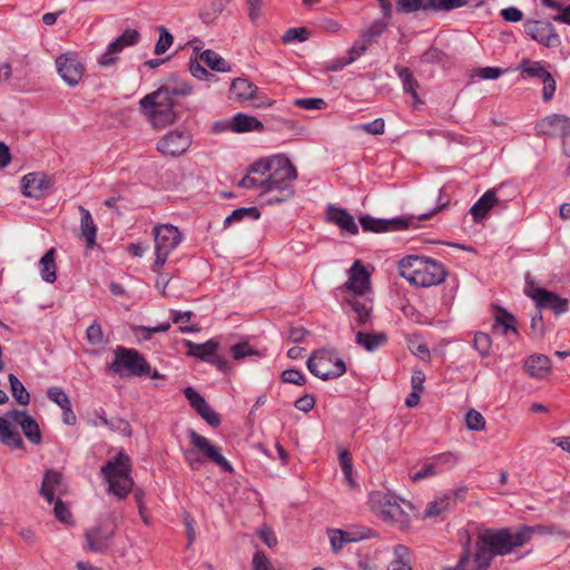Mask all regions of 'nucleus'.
Returning <instances> with one entry per match:
<instances>
[{
  "label": "nucleus",
  "instance_id": "1",
  "mask_svg": "<svg viewBox=\"0 0 570 570\" xmlns=\"http://www.w3.org/2000/svg\"><path fill=\"white\" fill-rule=\"evenodd\" d=\"M534 528L522 525L517 531L511 528H487L478 533L474 561L476 570H487L492 560L499 556L512 553L517 548L529 542Z\"/></svg>",
  "mask_w": 570,
  "mask_h": 570
},
{
  "label": "nucleus",
  "instance_id": "2",
  "mask_svg": "<svg viewBox=\"0 0 570 570\" xmlns=\"http://www.w3.org/2000/svg\"><path fill=\"white\" fill-rule=\"evenodd\" d=\"M297 178L296 168L284 155H276L272 157V166L269 175L266 178H256L246 175L240 181L239 186L244 188H262L264 194L276 193L269 197L268 204H279L291 199L295 189L293 181Z\"/></svg>",
  "mask_w": 570,
  "mask_h": 570
},
{
  "label": "nucleus",
  "instance_id": "3",
  "mask_svg": "<svg viewBox=\"0 0 570 570\" xmlns=\"http://www.w3.org/2000/svg\"><path fill=\"white\" fill-rule=\"evenodd\" d=\"M10 421L21 426L23 435L30 443H41L42 435L38 422L26 411L17 409L8 411L4 416H0V443L13 450L23 448V440L20 433L10 426Z\"/></svg>",
  "mask_w": 570,
  "mask_h": 570
},
{
  "label": "nucleus",
  "instance_id": "4",
  "mask_svg": "<svg viewBox=\"0 0 570 570\" xmlns=\"http://www.w3.org/2000/svg\"><path fill=\"white\" fill-rule=\"evenodd\" d=\"M130 472L131 460L124 451H119L100 468L101 475L108 482L109 492L119 499H125L134 487Z\"/></svg>",
  "mask_w": 570,
  "mask_h": 570
},
{
  "label": "nucleus",
  "instance_id": "5",
  "mask_svg": "<svg viewBox=\"0 0 570 570\" xmlns=\"http://www.w3.org/2000/svg\"><path fill=\"white\" fill-rule=\"evenodd\" d=\"M108 370L119 376H144L149 373V363L141 353L134 348L118 346L115 351V358Z\"/></svg>",
  "mask_w": 570,
  "mask_h": 570
},
{
  "label": "nucleus",
  "instance_id": "6",
  "mask_svg": "<svg viewBox=\"0 0 570 570\" xmlns=\"http://www.w3.org/2000/svg\"><path fill=\"white\" fill-rule=\"evenodd\" d=\"M153 234L156 255L153 271L159 273L167 262L169 254L180 244L183 236L179 229L170 224L156 226Z\"/></svg>",
  "mask_w": 570,
  "mask_h": 570
},
{
  "label": "nucleus",
  "instance_id": "7",
  "mask_svg": "<svg viewBox=\"0 0 570 570\" xmlns=\"http://www.w3.org/2000/svg\"><path fill=\"white\" fill-rule=\"evenodd\" d=\"M306 365L313 375L324 381L340 377L346 372L345 362L326 350L315 351L307 360Z\"/></svg>",
  "mask_w": 570,
  "mask_h": 570
},
{
  "label": "nucleus",
  "instance_id": "8",
  "mask_svg": "<svg viewBox=\"0 0 570 570\" xmlns=\"http://www.w3.org/2000/svg\"><path fill=\"white\" fill-rule=\"evenodd\" d=\"M144 101L145 97L140 99L139 107L154 127L163 128L176 120L173 99L161 96L151 98L150 104H144Z\"/></svg>",
  "mask_w": 570,
  "mask_h": 570
},
{
  "label": "nucleus",
  "instance_id": "9",
  "mask_svg": "<svg viewBox=\"0 0 570 570\" xmlns=\"http://www.w3.org/2000/svg\"><path fill=\"white\" fill-rule=\"evenodd\" d=\"M185 346L188 348L186 352L187 356H193L199 358L203 362L214 365L223 373H228L230 371V365L228 361L217 353L219 348V342L212 338L205 343L198 344L193 341L185 340Z\"/></svg>",
  "mask_w": 570,
  "mask_h": 570
},
{
  "label": "nucleus",
  "instance_id": "10",
  "mask_svg": "<svg viewBox=\"0 0 570 570\" xmlns=\"http://www.w3.org/2000/svg\"><path fill=\"white\" fill-rule=\"evenodd\" d=\"M116 531L114 517L100 520L95 527L85 532V549L90 552H104L109 548L110 540Z\"/></svg>",
  "mask_w": 570,
  "mask_h": 570
},
{
  "label": "nucleus",
  "instance_id": "11",
  "mask_svg": "<svg viewBox=\"0 0 570 570\" xmlns=\"http://www.w3.org/2000/svg\"><path fill=\"white\" fill-rule=\"evenodd\" d=\"M524 32L538 43L547 48H557L561 40L553 24L549 21L527 20Z\"/></svg>",
  "mask_w": 570,
  "mask_h": 570
},
{
  "label": "nucleus",
  "instance_id": "12",
  "mask_svg": "<svg viewBox=\"0 0 570 570\" xmlns=\"http://www.w3.org/2000/svg\"><path fill=\"white\" fill-rule=\"evenodd\" d=\"M191 142V135L188 131L171 130L158 140L157 150L163 155L177 157L185 154Z\"/></svg>",
  "mask_w": 570,
  "mask_h": 570
},
{
  "label": "nucleus",
  "instance_id": "13",
  "mask_svg": "<svg viewBox=\"0 0 570 570\" xmlns=\"http://www.w3.org/2000/svg\"><path fill=\"white\" fill-rule=\"evenodd\" d=\"M57 71L70 87L79 85L83 77L85 67L76 53H63L56 59Z\"/></svg>",
  "mask_w": 570,
  "mask_h": 570
},
{
  "label": "nucleus",
  "instance_id": "14",
  "mask_svg": "<svg viewBox=\"0 0 570 570\" xmlns=\"http://www.w3.org/2000/svg\"><path fill=\"white\" fill-rule=\"evenodd\" d=\"M371 502L373 509H375L383 520L395 523H402L404 521V511L396 499L391 494L381 492L373 493L371 495Z\"/></svg>",
  "mask_w": 570,
  "mask_h": 570
},
{
  "label": "nucleus",
  "instance_id": "15",
  "mask_svg": "<svg viewBox=\"0 0 570 570\" xmlns=\"http://www.w3.org/2000/svg\"><path fill=\"white\" fill-rule=\"evenodd\" d=\"M139 39L140 33L136 29H126L108 46L107 50L99 57V65L104 67L114 65L118 60L116 55L122 51L124 48L136 45Z\"/></svg>",
  "mask_w": 570,
  "mask_h": 570
},
{
  "label": "nucleus",
  "instance_id": "16",
  "mask_svg": "<svg viewBox=\"0 0 570 570\" xmlns=\"http://www.w3.org/2000/svg\"><path fill=\"white\" fill-rule=\"evenodd\" d=\"M191 444L199 450L209 461L217 464L224 472H232V464L222 455L219 449L213 445L209 440L195 430L188 431Z\"/></svg>",
  "mask_w": 570,
  "mask_h": 570
},
{
  "label": "nucleus",
  "instance_id": "17",
  "mask_svg": "<svg viewBox=\"0 0 570 570\" xmlns=\"http://www.w3.org/2000/svg\"><path fill=\"white\" fill-rule=\"evenodd\" d=\"M446 275L448 272L444 265L431 258L422 272L417 273V275L413 277V282L411 284L417 287H430L444 282Z\"/></svg>",
  "mask_w": 570,
  "mask_h": 570
},
{
  "label": "nucleus",
  "instance_id": "18",
  "mask_svg": "<svg viewBox=\"0 0 570 570\" xmlns=\"http://www.w3.org/2000/svg\"><path fill=\"white\" fill-rule=\"evenodd\" d=\"M50 186L49 178L41 173H29L21 179V191L28 198H41Z\"/></svg>",
  "mask_w": 570,
  "mask_h": 570
},
{
  "label": "nucleus",
  "instance_id": "19",
  "mask_svg": "<svg viewBox=\"0 0 570 570\" xmlns=\"http://www.w3.org/2000/svg\"><path fill=\"white\" fill-rule=\"evenodd\" d=\"M191 92V87L183 79L176 76H171L167 81L158 88L156 91L146 95L144 104H150L151 98L166 97L173 99L174 96H188Z\"/></svg>",
  "mask_w": 570,
  "mask_h": 570
},
{
  "label": "nucleus",
  "instance_id": "20",
  "mask_svg": "<svg viewBox=\"0 0 570 570\" xmlns=\"http://www.w3.org/2000/svg\"><path fill=\"white\" fill-rule=\"evenodd\" d=\"M326 218L330 223L337 225L343 233L358 234V226L354 217L345 208L330 204L326 208Z\"/></svg>",
  "mask_w": 570,
  "mask_h": 570
},
{
  "label": "nucleus",
  "instance_id": "21",
  "mask_svg": "<svg viewBox=\"0 0 570 570\" xmlns=\"http://www.w3.org/2000/svg\"><path fill=\"white\" fill-rule=\"evenodd\" d=\"M532 298L535 301L537 306L541 308H550L556 314L564 313L568 309L569 302L561 298L557 294L549 292L544 288H535L532 292Z\"/></svg>",
  "mask_w": 570,
  "mask_h": 570
},
{
  "label": "nucleus",
  "instance_id": "22",
  "mask_svg": "<svg viewBox=\"0 0 570 570\" xmlns=\"http://www.w3.org/2000/svg\"><path fill=\"white\" fill-rule=\"evenodd\" d=\"M350 277L345 283L347 291L353 292L354 295H363L370 287V274L366 268L356 261L348 271Z\"/></svg>",
  "mask_w": 570,
  "mask_h": 570
},
{
  "label": "nucleus",
  "instance_id": "23",
  "mask_svg": "<svg viewBox=\"0 0 570 570\" xmlns=\"http://www.w3.org/2000/svg\"><path fill=\"white\" fill-rule=\"evenodd\" d=\"M495 205L505 207V203L501 202L497 196V189L487 190L470 208V213L475 223L482 222L491 208Z\"/></svg>",
  "mask_w": 570,
  "mask_h": 570
},
{
  "label": "nucleus",
  "instance_id": "24",
  "mask_svg": "<svg viewBox=\"0 0 570 570\" xmlns=\"http://www.w3.org/2000/svg\"><path fill=\"white\" fill-rule=\"evenodd\" d=\"M327 534L331 542V548L334 553L341 552L343 547L347 543L358 542L368 538V534L361 531H345L342 529H328Z\"/></svg>",
  "mask_w": 570,
  "mask_h": 570
},
{
  "label": "nucleus",
  "instance_id": "25",
  "mask_svg": "<svg viewBox=\"0 0 570 570\" xmlns=\"http://www.w3.org/2000/svg\"><path fill=\"white\" fill-rule=\"evenodd\" d=\"M431 261L429 257L410 255L399 261V274L410 283L413 277L421 273L425 265Z\"/></svg>",
  "mask_w": 570,
  "mask_h": 570
},
{
  "label": "nucleus",
  "instance_id": "26",
  "mask_svg": "<svg viewBox=\"0 0 570 570\" xmlns=\"http://www.w3.org/2000/svg\"><path fill=\"white\" fill-rule=\"evenodd\" d=\"M394 70L402 82V88L405 94L411 95L413 98V106L422 104L417 89L420 88V83L417 79L414 77L412 70L407 67L395 66Z\"/></svg>",
  "mask_w": 570,
  "mask_h": 570
},
{
  "label": "nucleus",
  "instance_id": "27",
  "mask_svg": "<svg viewBox=\"0 0 570 570\" xmlns=\"http://www.w3.org/2000/svg\"><path fill=\"white\" fill-rule=\"evenodd\" d=\"M542 132L550 136H570V118L563 115H550L542 121Z\"/></svg>",
  "mask_w": 570,
  "mask_h": 570
},
{
  "label": "nucleus",
  "instance_id": "28",
  "mask_svg": "<svg viewBox=\"0 0 570 570\" xmlns=\"http://www.w3.org/2000/svg\"><path fill=\"white\" fill-rule=\"evenodd\" d=\"M233 132H248V131H263L264 125L254 116H249L243 112L236 114L230 119Z\"/></svg>",
  "mask_w": 570,
  "mask_h": 570
},
{
  "label": "nucleus",
  "instance_id": "29",
  "mask_svg": "<svg viewBox=\"0 0 570 570\" xmlns=\"http://www.w3.org/2000/svg\"><path fill=\"white\" fill-rule=\"evenodd\" d=\"M61 484L62 474L56 470H47L42 479L40 494L48 503H52L55 500V493Z\"/></svg>",
  "mask_w": 570,
  "mask_h": 570
},
{
  "label": "nucleus",
  "instance_id": "30",
  "mask_svg": "<svg viewBox=\"0 0 570 570\" xmlns=\"http://www.w3.org/2000/svg\"><path fill=\"white\" fill-rule=\"evenodd\" d=\"M550 366V360L542 354L531 355L524 363L525 372L537 379H543L549 373Z\"/></svg>",
  "mask_w": 570,
  "mask_h": 570
},
{
  "label": "nucleus",
  "instance_id": "31",
  "mask_svg": "<svg viewBox=\"0 0 570 570\" xmlns=\"http://www.w3.org/2000/svg\"><path fill=\"white\" fill-rule=\"evenodd\" d=\"M493 307L495 311L493 330L500 328L502 334H507L509 331L518 334L517 318L514 315L499 305H494Z\"/></svg>",
  "mask_w": 570,
  "mask_h": 570
},
{
  "label": "nucleus",
  "instance_id": "32",
  "mask_svg": "<svg viewBox=\"0 0 570 570\" xmlns=\"http://www.w3.org/2000/svg\"><path fill=\"white\" fill-rule=\"evenodd\" d=\"M230 91L239 101H246L256 97L258 87L246 78H235Z\"/></svg>",
  "mask_w": 570,
  "mask_h": 570
},
{
  "label": "nucleus",
  "instance_id": "33",
  "mask_svg": "<svg viewBox=\"0 0 570 570\" xmlns=\"http://www.w3.org/2000/svg\"><path fill=\"white\" fill-rule=\"evenodd\" d=\"M355 342L367 352H374L387 342V335L384 332L368 333L360 331L356 333Z\"/></svg>",
  "mask_w": 570,
  "mask_h": 570
},
{
  "label": "nucleus",
  "instance_id": "34",
  "mask_svg": "<svg viewBox=\"0 0 570 570\" xmlns=\"http://www.w3.org/2000/svg\"><path fill=\"white\" fill-rule=\"evenodd\" d=\"M345 303L356 315V323L364 326L372 321V306L360 299L357 296L345 298Z\"/></svg>",
  "mask_w": 570,
  "mask_h": 570
},
{
  "label": "nucleus",
  "instance_id": "35",
  "mask_svg": "<svg viewBox=\"0 0 570 570\" xmlns=\"http://www.w3.org/2000/svg\"><path fill=\"white\" fill-rule=\"evenodd\" d=\"M79 212L81 214L80 220V229L81 235L86 239L87 246L91 247L96 244L97 237V226L92 219V216L88 209L83 206H79Z\"/></svg>",
  "mask_w": 570,
  "mask_h": 570
},
{
  "label": "nucleus",
  "instance_id": "36",
  "mask_svg": "<svg viewBox=\"0 0 570 570\" xmlns=\"http://www.w3.org/2000/svg\"><path fill=\"white\" fill-rule=\"evenodd\" d=\"M55 256L56 249L52 247L45 253L39 262L41 278L47 283H53L57 279Z\"/></svg>",
  "mask_w": 570,
  "mask_h": 570
},
{
  "label": "nucleus",
  "instance_id": "37",
  "mask_svg": "<svg viewBox=\"0 0 570 570\" xmlns=\"http://www.w3.org/2000/svg\"><path fill=\"white\" fill-rule=\"evenodd\" d=\"M523 78H538L541 81L551 75L540 61H531L530 59H522L519 68Z\"/></svg>",
  "mask_w": 570,
  "mask_h": 570
},
{
  "label": "nucleus",
  "instance_id": "38",
  "mask_svg": "<svg viewBox=\"0 0 570 570\" xmlns=\"http://www.w3.org/2000/svg\"><path fill=\"white\" fill-rule=\"evenodd\" d=\"M387 570H412L411 553L407 547L403 544L394 547V560L390 562Z\"/></svg>",
  "mask_w": 570,
  "mask_h": 570
},
{
  "label": "nucleus",
  "instance_id": "39",
  "mask_svg": "<svg viewBox=\"0 0 570 570\" xmlns=\"http://www.w3.org/2000/svg\"><path fill=\"white\" fill-rule=\"evenodd\" d=\"M199 59L214 71H218V72L230 71L229 63L214 50L208 49V50L203 51L199 55Z\"/></svg>",
  "mask_w": 570,
  "mask_h": 570
},
{
  "label": "nucleus",
  "instance_id": "40",
  "mask_svg": "<svg viewBox=\"0 0 570 570\" xmlns=\"http://www.w3.org/2000/svg\"><path fill=\"white\" fill-rule=\"evenodd\" d=\"M8 380L12 397L17 401L18 404L28 405L30 402V394L21 381L14 374H9Z\"/></svg>",
  "mask_w": 570,
  "mask_h": 570
},
{
  "label": "nucleus",
  "instance_id": "41",
  "mask_svg": "<svg viewBox=\"0 0 570 570\" xmlns=\"http://www.w3.org/2000/svg\"><path fill=\"white\" fill-rule=\"evenodd\" d=\"M261 217V212L257 207H240L234 209L233 213L226 217L224 225L229 226L234 222H242L245 218L257 220Z\"/></svg>",
  "mask_w": 570,
  "mask_h": 570
},
{
  "label": "nucleus",
  "instance_id": "42",
  "mask_svg": "<svg viewBox=\"0 0 570 570\" xmlns=\"http://www.w3.org/2000/svg\"><path fill=\"white\" fill-rule=\"evenodd\" d=\"M387 26V19H376L370 24V27L366 30L362 32L360 38L366 40V43L370 46L375 38L380 37L384 32Z\"/></svg>",
  "mask_w": 570,
  "mask_h": 570
},
{
  "label": "nucleus",
  "instance_id": "43",
  "mask_svg": "<svg viewBox=\"0 0 570 570\" xmlns=\"http://www.w3.org/2000/svg\"><path fill=\"white\" fill-rule=\"evenodd\" d=\"M540 2L543 7L558 12V14L553 17L554 21L570 24V4L563 8L562 4L556 0H540Z\"/></svg>",
  "mask_w": 570,
  "mask_h": 570
},
{
  "label": "nucleus",
  "instance_id": "44",
  "mask_svg": "<svg viewBox=\"0 0 570 570\" xmlns=\"http://www.w3.org/2000/svg\"><path fill=\"white\" fill-rule=\"evenodd\" d=\"M450 505V495L444 494L443 497L430 502L424 510V518H434L440 515L443 511H446Z\"/></svg>",
  "mask_w": 570,
  "mask_h": 570
},
{
  "label": "nucleus",
  "instance_id": "45",
  "mask_svg": "<svg viewBox=\"0 0 570 570\" xmlns=\"http://www.w3.org/2000/svg\"><path fill=\"white\" fill-rule=\"evenodd\" d=\"M157 30L159 31V38L155 45L154 53L160 56L171 47L174 37L164 26H159Z\"/></svg>",
  "mask_w": 570,
  "mask_h": 570
},
{
  "label": "nucleus",
  "instance_id": "46",
  "mask_svg": "<svg viewBox=\"0 0 570 570\" xmlns=\"http://www.w3.org/2000/svg\"><path fill=\"white\" fill-rule=\"evenodd\" d=\"M360 224L364 232L371 233H384L386 232L385 223L383 218H374L370 215H363L360 217Z\"/></svg>",
  "mask_w": 570,
  "mask_h": 570
},
{
  "label": "nucleus",
  "instance_id": "47",
  "mask_svg": "<svg viewBox=\"0 0 570 570\" xmlns=\"http://www.w3.org/2000/svg\"><path fill=\"white\" fill-rule=\"evenodd\" d=\"M271 166L272 157L258 159L249 167L247 175L256 178H266L269 175Z\"/></svg>",
  "mask_w": 570,
  "mask_h": 570
},
{
  "label": "nucleus",
  "instance_id": "48",
  "mask_svg": "<svg viewBox=\"0 0 570 570\" xmlns=\"http://www.w3.org/2000/svg\"><path fill=\"white\" fill-rule=\"evenodd\" d=\"M425 0H397L395 9L400 13H412L419 10L426 11Z\"/></svg>",
  "mask_w": 570,
  "mask_h": 570
},
{
  "label": "nucleus",
  "instance_id": "49",
  "mask_svg": "<svg viewBox=\"0 0 570 570\" xmlns=\"http://www.w3.org/2000/svg\"><path fill=\"white\" fill-rule=\"evenodd\" d=\"M338 460H340V464H341V468H342V471H343V474H344V478L345 480L354 485L355 482L353 480V464H352V455L351 453L343 449L340 451V455H338Z\"/></svg>",
  "mask_w": 570,
  "mask_h": 570
},
{
  "label": "nucleus",
  "instance_id": "50",
  "mask_svg": "<svg viewBox=\"0 0 570 570\" xmlns=\"http://www.w3.org/2000/svg\"><path fill=\"white\" fill-rule=\"evenodd\" d=\"M465 424L471 431H482L485 428V419L479 411L471 409L465 414Z\"/></svg>",
  "mask_w": 570,
  "mask_h": 570
},
{
  "label": "nucleus",
  "instance_id": "51",
  "mask_svg": "<svg viewBox=\"0 0 570 570\" xmlns=\"http://www.w3.org/2000/svg\"><path fill=\"white\" fill-rule=\"evenodd\" d=\"M309 37V31L305 27L301 28H289L286 30V32L283 35L282 40L284 43H291L294 41H306Z\"/></svg>",
  "mask_w": 570,
  "mask_h": 570
},
{
  "label": "nucleus",
  "instance_id": "52",
  "mask_svg": "<svg viewBox=\"0 0 570 570\" xmlns=\"http://www.w3.org/2000/svg\"><path fill=\"white\" fill-rule=\"evenodd\" d=\"M230 353L235 360H242L246 356L261 355L248 342H240L230 347Z\"/></svg>",
  "mask_w": 570,
  "mask_h": 570
},
{
  "label": "nucleus",
  "instance_id": "53",
  "mask_svg": "<svg viewBox=\"0 0 570 570\" xmlns=\"http://www.w3.org/2000/svg\"><path fill=\"white\" fill-rule=\"evenodd\" d=\"M47 396L48 399L56 403L60 409L66 407L69 405L70 399L67 395V393L59 386H51L47 390Z\"/></svg>",
  "mask_w": 570,
  "mask_h": 570
},
{
  "label": "nucleus",
  "instance_id": "54",
  "mask_svg": "<svg viewBox=\"0 0 570 570\" xmlns=\"http://www.w3.org/2000/svg\"><path fill=\"white\" fill-rule=\"evenodd\" d=\"M189 71L197 79H207L209 81H216L217 77L214 73L208 72L202 63L198 61V58H190L189 60Z\"/></svg>",
  "mask_w": 570,
  "mask_h": 570
},
{
  "label": "nucleus",
  "instance_id": "55",
  "mask_svg": "<svg viewBox=\"0 0 570 570\" xmlns=\"http://www.w3.org/2000/svg\"><path fill=\"white\" fill-rule=\"evenodd\" d=\"M184 395L197 413L208 404L206 400L191 386L184 390Z\"/></svg>",
  "mask_w": 570,
  "mask_h": 570
},
{
  "label": "nucleus",
  "instance_id": "56",
  "mask_svg": "<svg viewBox=\"0 0 570 570\" xmlns=\"http://www.w3.org/2000/svg\"><path fill=\"white\" fill-rule=\"evenodd\" d=\"M492 346V340L489 334L479 332L474 336V347L481 354V356L485 357L490 354V350Z\"/></svg>",
  "mask_w": 570,
  "mask_h": 570
},
{
  "label": "nucleus",
  "instance_id": "57",
  "mask_svg": "<svg viewBox=\"0 0 570 570\" xmlns=\"http://www.w3.org/2000/svg\"><path fill=\"white\" fill-rule=\"evenodd\" d=\"M281 380L284 383H291L298 386H303L306 384L305 375L295 368H288L282 372Z\"/></svg>",
  "mask_w": 570,
  "mask_h": 570
},
{
  "label": "nucleus",
  "instance_id": "58",
  "mask_svg": "<svg viewBox=\"0 0 570 570\" xmlns=\"http://www.w3.org/2000/svg\"><path fill=\"white\" fill-rule=\"evenodd\" d=\"M294 105L296 107L303 108V109H324L327 104L322 98H298L294 100Z\"/></svg>",
  "mask_w": 570,
  "mask_h": 570
},
{
  "label": "nucleus",
  "instance_id": "59",
  "mask_svg": "<svg viewBox=\"0 0 570 570\" xmlns=\"http://www.w3.org/2000/svg\"><path fill=\"white\" fill-rule=\"evenodd\" d=\"M356 128L370 135H383L385 121L383 118H376L372 122L361 124Z\"/></svg>",
  "mask_w": 570,
  "mask_h": 570
},
{
  "label": "nucleus",
  "instance_id": "60",
  "mask_svg": "<svg viewBox=\"0 0 570 570\" xmlns=\"http://www.w3.org/2000/svg\"><path fill=\"white\" fill-rule=\"evenodd\" d=\"M56 518L66 524L72 523V514L68 508L67 504L63 503L61 499H57L55 502V509H53Z\"/></svg>",
  "mask_w": 570,
  "mask_h": 570
},
{
  "label": "nucleus",
  "instance_id": "61",
  "mask_svg": "<svg viewBox=\"0 0 570 570\" xmlns=\"http://www.w3.org/2000/svg\"><path fill=\"white\" fill-rule=\"evenodd\" d=\"M111 431L119 432L126 436L131 435V426L129 422L121 417H112L108 420L107 425Z\"/></svg>",
  "mask_w": 570,
  "mask_h": 570
},
{
  "label": "nucleus",
  "instance_id": "62",
  "mask_svg": "<svg viewBox=\"0 0 570 570\" xmlns=\"http://www.w3.org/2000/svg\"><path fill=\"white\" fill-rule=\"evenodd\" d=\"M86 337L91 345H99L104 341L101 325L95 321L86 331Z\"/></svg>",
  "mask_w": 570,
  "mask_h": 570
},
{
  "label": "nucleus",
  "instance_id": "63",
  "mask_svg": "<svg viewBox=\"0 0 570 570\" xmlns=\"http://www.w3.org/2000/svg\"><path fill=\"white\" fill-rule=\"evenodd\" d=\"M368 45L366 43V40L358 38L354 41L353 46L347 50V59L351 62H354L356 59H358L361 56L365 53L367 50Z\"/></svg>",
  "mask_w": 570,
  "mask_h": 570
},
{
  "label": "nucleus",
  "instance_id": "64",
  "mask_svg": "<svg viewBox=\"0 0 570 570\" xmlns=\"http://www.w3.org/2000/svg\"><path fill=\"white\" fill-rule=\"evenodd\" d=\"M445 58V53L435 47H430L421 56V61L424 63H441Z\"/></svg>",
  "mask_w": 570,
  "mask_h": 570
}]
</instances>
